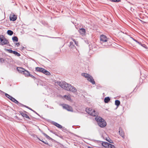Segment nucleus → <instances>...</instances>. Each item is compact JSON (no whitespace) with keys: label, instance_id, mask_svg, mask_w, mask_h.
I'll return each instance as SVG.
<instances>
[{"label":"nucleus","instance_id":"cd10ccee","mask_svg":"<svg viewBox=\"0 0 148 148\" xmlns=\"http://www.w3.org/2000/svg\"><path fill=\"white\" fill-rule=\"evenodd\" d=\"M109 146H108V148H115V146L113 145H112L110 143L109 144Z\"/></svg>","mask_w":148,"mask_h":148},{"label":"nucleus","instance_id":"f704fd0d","mask_svg":"<svg viewBox=\"0 0 148 148\" xmlns=\"http://www.w3.org/2000/svg\"><path fill=\"white\" fill-rule=\"evenodd\" d=\"M16 45H17V47H18L20 45V43L19 42L16 43Z\"/></svg>","mask_w":148,"mask_h":148},{"label":"nucleus","instance_id":"58836bf2","mask_svg":"<svg viewBox=\"0 0 148 148\" xmlns=\"http://www.w3.org/2000/svg\"><path fill=\"white\" fill-rule=\"evenodd\" d=\"M130 38H131L133 40V39H134V38H133L132 37H131V36H130Z\"/></svg>","mask_w":148,"mask_h":148},{"label":"nucleus","instance_id":"1a4fd4ad","mask_svg":"<svg viewBox=\"0 0 148 148\" xmlns=\"http://www.w3.org/2000/svg\"><path fill=\"white\" fill-rule=\"evenodd\" d=\"M17 18V16L14 14H13L12 16H10V20L12 21H16Z\"/></svg>","mask_w":148,"mask_h":148},{"label":"nucleus","instance_id":"e433bc0d","mask_svg":"<svg viewBox=\"0 0 148 148\" xmlns=\"http://www.w3.org/2000/svg\"><path fill=\"white\" fill-rule=\"evenodd\" d=\"M75 43L76 45L77 46V45H78V42H77L76 41V42H75Z\"/></svg>","mask_w":148,"mask_h":148},{"label":"nucleus","instance_id":"9b49d317","mask_svg":"<svg viewBox=\"0 0 148 148\" xmlns=\"http://www.w3.org/2000/svg\"><path fill=\"white\" fill-rule=\"evenodd\" d=\"M21 114V115L23 117H25V118L28 119H30L29 117L28 116V115L25 113V112H21L20 113Z\"/></svg>","mask_w":148,"mask_h":148},{"label":"nucleus","instance_id":"c85d7f7f","mask_svg":"<svg viewBox=\"0 0 148 148\" xmlns=\"http://www.w3.org/2000/svg\"><path fill=\"white\" fill-rule=\"evenodd\" d=\"M43 134L45 136V137L46 138H47L49 139H51V138L48 135H47V134H46L44 133H43Z\"/></svg>","mask_w":148,"mask_h":148},{"label":"nucleus","instance_id":"aec40b11","mask_svg":"<svg viewBox=\"0 0 148 148\" xmlns=\"http://www.w3.org/2000/svg\"><path fill=\"white\" fill-rule=\"evenodd\" d=\"M12 40L13 42H18V38L17 36H14L12 38Z\"/></svg>","mask_w":148,"mask_h":148},{"label":"nucleus","instance_id":"f8f14e48","mask_svg":"<svg viewBox=\"0 0 148 148\" xmlns=\"http://www.w3.org/2000/svg\"><path fill=\"white\" fill-rule=\"evenodd\" d=\"M109 144H110L109 143L106 142H103L102 143V145L106 148H108V146H109Z\"/></svg>","mask_w":148,"mask_h":148},{"label":"nucleus","instance_id":"2f4dec72","mask_svg":"<svg viewBox=\"0 0 148 148\" xmlns=\"http://www.w3.org/2000/svg\"><path fill=\"white\" fill-rule=\"evenodd\" d=\"M133 40L136 42L138 44H141V42H138L137 40L134 39H133Z\"/></svg>","mask_w":148,"mask_h":148},{"label":"nucleus","instance_id":"7c9ffc66","mask_svg":"<svg viewBox=\"0 0 148 148\" xmlns=\"http://www.w3.org/2000/svg\"><path fill=\"white\" fill-rule=\"evenodd\" d=\"M38 139H39V140H40V141H41L42 142H43L44 143H45V144H47V145L48 144V143L47 142V141L45 142V141L42 140L40 139L39 138H38Z\"/></svg>","mask_w":148,"mask_h":148},{"label":"nucleus","instance_id":"4be33fe9","mask_svg":"<svg viewBox=\"0 0 148 148\" xmlns=\"http://www.w3.org/2000/svg\"><path fill=\"white\" fill-rule=\"evenodd\" d=\"M115 104L117 106H119L120 103V101L118 100H116L115 102Z\"/></svg>","mask_w":148,"mask_h":148},{"label":"nucleus","instance_id":"6ab92c4d","mask_svg":"<svg viewBox=\"0 0 148 148\" xmlns=\"http://www.w3.org/2000/svg\"><path fill=\"white\" fill-rule=\"evenodd\" d=\"M12 101L14 102L16 104H18V101H17L15 98L13 97H12L10 99Z\"/></svg>","mask_w":148,"mask_h":148},{"label":"nucleus","instance_id":"f257e3e1","mask_svg":"<svg viewBox=\"0 0 148 148\" xmlns=\"http://www.w3.org/2000/svg\"><path fill=\"white\" fill-rule=\"evenodd\" d=\"M57 84L62 88L67 90L72 91L73 92H75L77 91L76 89L73 86L65 82H57Z\"/></svg>","mask_w":148,"mask_h":148},{"label":"nucleus","instance_id":"ddd939ff","mask_svg":"<svg viewBox=\"0 0 148 148\" xmlns=\"http://www.w3.org/2000/svg\"><path fill=\"white\" fill-rule=\"evenodd\" d=\"M17 69L18 72L21 73L22 72L23 73L25 70V69L23 68L20 67H17Z\"/></svg>","mask_w":148,"mask_h":148},{"label":"nucleus","instance_id":"b1692460","mask_svg":"<svg viewBox=\"0 0 148 148\" xmlns=\"http://www.w3.org/2000/svg\"><path fill=\"white\" fill-rule=\"evenodd\" d=\"M64 97L67 100H71V97L70 95H64Z\"/></svg>","mask_w":148,"mask_h":148},{"label":"nucleus","instance_id":"4468645a","mask_svg":"<svg viewBox=\"0 0 148 148\" xmlns=\"http://www.w3.org/2000/svg\"><path fill=\"white\" fill-rule=\"evenodd\" d=\"M23 73L26 77H29V76L30 75L29 73L25 70Z\"/></svg>","mask_w":148,"mask_h":148},{"label":"nucleus","instance_id":"393cba45","mask_svg":"<svg viewBox=\"0 0 148 148\" xmlns=\"http://www.w3.org/2000/svg\"><path fill=\"white\" fill-rule=\"evenodd\" d=\"M5 50L6 51H8L9 53H13L14 51H13L10 49H5Z\"/></svg>","mask_w":148,"mask_h":148},{"label":"nucleus","instance_id":"a19ab883","mask_svg":"<svg viewBox=\"0 0 148 148\" xmlns=\"http://www.w3.org/2000/svg\"><path fill=\"white\" fill-rule=\"evenodd\" d=\"M73 41L75 42H76V41L75 40V39H73Z\"/></svg>","mask_w":148,"mask_h":148},{"label":"nucleus","instance_id":"dca6fc26","mask_svg":"<svg viewBox=\"0 0 148 148\" xmlns=\"http://www.w3.org/2000/svg\"><path fill=\"white\" fill-rule=\"evenodd\" d=\"M53 124L56 126L58 127L59 128H62V126L61 125H60L58 123H57L55 122Z\"/></svg>","mask_w":148,"mask_h":148},{"label":"nucleus","instance_id":"c9c22d12","mask_svg":"<svg viewBox=\"0 0 148 148\" xmlns=\"http://www.w3.org/2000/svg\"><path fill=\"white\" fill-rule=\"evenodd\" d=\"M29 76L31 77L32 78H35V77L33 75H31L30 74V75Z\"/></svg>","mask_w":148,"mask_h":148},{"label":"nucleus","instance_id":"c756f323","mask_svg":"<svg viewBox=\"0 0 148 148\" xmlns=\"http://www.w3.org/2000/svg\"><path fill=\"white\" fill-rule=\"evenodd\" d=\"M5 96L7 97H8V98H9L10 99H11V98H12V97L10 96V95H9L7 94V93H5Z\"/></svg>","mask_w":148,"mask_h":148},{"label":"nucleus","instance_id":"4c0bfd02","mask_svg":"<svg viewBox=\"0 0 148 148\" xmlns=\"http://www.w3.org/2000/svg\"><path fill=\"white\" fill-rule=\"evenodd\" d=\"M24 48V47H21V49H23Z\"/></svg>","mask_w":148,"mask_h":148},{"label":"nucleus","instance_id":"5701e85b","mask_svg":"<svg viewBox=\"0 0 148 148\" xmlns=\"http://www.w3.org/2000/svg\"><path fill=\"white\" fill-rule=\"evenodd\" d=\"M13 53L18 56H21V54L15 51H14Z\"/></svg>","mask_w":148,"mask_h":148},{"label":"nucleus","instance_id":"423d86ee","mask_svg":"<svg viewBox=\"0 0 148 148\" xmlns=\"http://www.w3.org/2000/svg\"><path fill=\"white\" fill-rule=\"evenodd\" d=\"M36 70L37 71L47 75H50V73L47 70L42 68L37 67L36 68Z\"/></svg>","mask_w":148,"mask_h":148},{"label":"nucleus","instance_id":"39448f33","mask_svg":"<svg viewBox=\"0 0 148 148\" xmlns=\"http://www.w3.org/2000/svg\"><path fill=\"white\" fill-rule=\"evenodd\" d=\"M82 76L86 78L87 79L92 83V84H95V82L93 77L88 74L86 73H82L81 74Z\"/></svg>","mask_w":148,"mask_h":148},{"label":"nucleus","instance_id":"ea45409f","mask_svg":"<svg viewBox=\"0 0 148 148\" xmlns=\"http://www.w3.org/2000/svg\"><path fill=\"white\" fill-rule=\"evenodd\" d=\"M47 36L48 37H49V38H53V37H49V36Z\"/></svg>","mask_w":148,"mask_h":148},{"label":"nucleus","instance_id":"6e6552de","mask_svg":"<svg viewBox=\"0 0 148 148\" xmlns=\"http://www.w3.org/2000/svg\"><path fill=\"white\" fill-rule=\"evenodd\" d=\"M64 108L66 109L67 110L73 112V110L71 107L66 104H64L63 106Z\"/></svg>","mask_w":148,"mask_h":148},{"label":"nucleus","instance_id":"9d476101","mask_svg":"<svg viewBox=\"0 0 148 148\" xmlns=\"http://www.w3.org/2000/svg\"><path fill=\"white\" fill-rule=\"evenodd\" d=\"M79 32L80 34L82 35H84L86 33V30L83 28L79 29Z\"/></svg>","mask_w":148,"mask_h":148},{"label":"nucleus","instance_id":"a878e982","mask_svg":"<svg viewBox=\"0 0 148 148\" xmlns=\"http://www.w3.org/2000/svg\"><path fill=\"white\" fill-rule=\"evenodd\" d=\"M106 140L110 143H113V141L108 137L106 138Z\"/></svg>","mask_w":148,"mask_h":148},{"label":"nucleus","instance_id":"473e14b6","mask_svg":"<svg viewBox=\"0 0 148 148\" xmlns=\"http://www.w3.org/2000/svg\"><path fill=\"white\" fill-rule=\"evenodd\" d=\"M139 45H141L143 47H146V45L145 44H142L141 43V44H139Z\"/></svg>","mask_w":148,"mask_h":148},{"label":"nucleus","instance_id":"f3484780","mask_svg":"<svg viewBox=\"0 0 148 148\" xmlns=\"http://www.w3.org/2000/svg\"><path fill=\"white\" fill-rule=\"evenodd\" d=\"M119 133L120 134V135L123 138H125L124 137V134L123 131L122 130L119 131Z\"/></svg>","mask_w":148,"mask_h":148},{"label":"nucleus","instance_id":"7ed1b4c3","mask_svg":"<svg viewBox=\"0 0 148 148\" xmlns=\"http://www.w3.org/2000/svg\"><path fill=\"white\" fill-rule=\"evenodd\" d=\"M9 42L8 40L3 35H0V45H7L11 46L9 44Z\"/></svg>","mask_w":148,"mask_h":148},{"label":"nucleus","instance_id":"20e7f679","mask_svg":"<svg viewBox=\"0 0 148 148\" xmlns=\"http://www.w3.org/2000/svg\"><path fill=\"white\" fill-rule=\"evenodd\" d=\"M108 39L105 35L103 34H102L100 35V40L101 43L103 45L106 47H108V45H105L104 43L108 41Z\"/></svg>","mask_w":148,"mask_h":148},{"label":"nucleus","instance_id":"72a5a7b5","mask_svg":"<svg viewBox=\"0 0 148 148\" xmlns=\"http://www.w3.org/2000/svg\"><path fill=\"white\" fill-rule=\"evenodd\" d=\"M4 61V60L3 58H0V62H3Z\"/></svg>","mask_w":148,"mask_h":148},{"label":"nucleus","instance_id":"f03ea898","mask_svg":"<svg viewBox=\"0 0 148 148\" xmlns=\"http://www.w3.org/2000/svg\"><path fill=\"white\" fill-rule=\"evenodd\" d=\"M95 119L97 122L99 126L100 127H103L106 125V122L101 117L97 116L95 117Z\"/></svg>","mask_w":148,"mask_h":148},{"label":"nucleus","instance_id":"2eb2a0df","mask_svg":"<svg viewBox=\"0 0 148 148\" xmlns=\"http://www.w3.org/2000/svg\"><path fill=\"white\" fill-rule=\"evenodd\" d=\"M40 23L45 26H47L48 25V23L47 22L45 21H41Z\"/></svg>","mask_w":148,"mask_h":148},{"label":"nucleus","instance_id":"bb28decb","mask_svg":"<svg viewBox=\"0 0 148 148\" xmlns=\"http://www.w3.org/2000/svg\"><path fill=\"white\" fill-rule=\"evenodd\" d=\"M110 1L112 2L118 3L121 1V0H110Z\"/></svg>","mask_w":148,"mask_h":148},{"label":"nucleus","instance_id":"412c9836","mask_svg":"<svg viewBox=\"0 0 148 148\" xmlns=\"http://www.w3.org/2000/svg\"><path fill=\"white\" fill-rule=\"evenodd\" d=\"M7 33L8 35L11 36L13 34V31L11 30H8Z\"/></svg>","mask_w":148,"mask_h":148},{"label":"nucleus","instance_id":"0eeeda50","mask_svg":"<svg viewBox=\"0 0 148 148\" xmlns=\"http://www.w3.org/2000/svg\"><path fill=\"white\" fill-rule=\"evenodd\" d=\"M86 111L90 115L94 116H96L98 115V113L96 112L94 110L91 108H86Z\"/></svg>","mask_w":148,"mask_h":148},{"label":"nucleus","instance_id":"a211bd4d","mask_svg":"<svg viewBox=\"0 0 148 148\" xmlns=\"http://www.w3.org/2000/svg\"><path fill=\"white\" fill-rule=\"evenodd\" d=\"M110 100V98L109 97H106L104 99V101L105 103H108Z\"/></svg>","mask_w":148,"mask_h":148}]
</instances>
